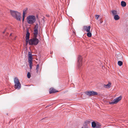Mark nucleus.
I'll list each match as a JSON object with an SVG mask.
<instances>
[{
	"label": "nucleus",
	"mask_w": 128,
	"mask_h": 128,
	"mask_svg": "<svg viewBox=\"0 0 128 128\" xmlns=\"http://www.w3.org/2000/svg\"><path fill=\"white\" fill-rule=\"evenodd\" d=\"M16 14H15V16H16L15 17V18L16 19L19 21H20V19L22 17L21 16V14L20 12H16Z\"/></svg>",
	"instance_id": "7"
},
{
	"label": "nucleus",
	"mask_w": 128,
	"mask_h": 128,
	"mask_svg": "<svg viewBox=\"0 0 128 128\" xmlns=\"http://www.w3.org/2000/svg\"><path fill=\"white\" fill-rule=\"evenodd\" d=\"M39 66L38 64L36 65V70L37 72H38V70L39 69Z\"/></svg>",
	"instance_id": "25"
},
{
	"label": "nucleus",
	"mask_w": 128,
	"mask_h": 128,
	"mask_svg": "<svg viewBox=\"0 0 128 128\" xmlns=\"http://www.w3.org/2000/svg\"><path fill=\"white\" fill-rule=\"evenodd\" d=\"M111 85V84L110 83H108V84L106 85H104V87L106 88L107 86H108V88H110V86Z\"/></svg>",
	"instance_id": "21"
},
{
	"label": "nucleus",
	"mask_w": 128,
	"mask_h": 128,
	"mask_svg": "<svg viewBox=\"0 0 128 128\" xmlns=\"http://www.w3.org/2000/svg\"><path fill=\"white\" fill-rule=\"evenodd\" d=\"M17 11H14V10H10V12L11 15L14 18H15L16 16H15V14H16V12Z\"/></svg>",
	"instance_id": "11"
},
{
	"label": "nucleus",
	"mask_w": 128,
	"mask_h": 128,
	"mask_svg": "<svg viewBox=\"0 0 128 128\" xmlns=\"http://www.w3.org/2000/svg\"><path fill=\"white\" fill-rule=\"evenodd\" d=\"M126 2L123 1H122L121 2V5L123 7H125L126 6Z\"/></svg>",
	"instance_id": "19"
},
{
	"label": "nucleus",
	"mask_w": 128,
	"mask_h": 128,
	"mask_svg": "<svg viewBox=\"0 0 128 128\" xmlns=\"http://www.w3.org/2000/svg\"><path fill=\"white\" fill-rule=\"evenodd\" d=\"M28 54V61H32V55L31 53L29 52Z\"/></svg>",
	"instance_id": "10"
},
{
	"label": "nucleus",
	"mask_w": 128,
	"mask_h": 128,
	"mask_svg": "<svg viewBox=\"0 0 128 128\" xmlns=\"http://www.w3.org/2000/svg\"><path fill=\"white\" fill-rule=\"evenodd\" d=\"M36 20V17L34 16H29L27 18V21L30 24H33L35 22Z\"/></svg>",
	"instance_id": "2"
},
{
	"label": "nucleus",
	"mask_w": 128,
	"mask_h": 128,
	"mask_svg": "<svg viewBox=\"0 0 128 128\" xmlns=\"http://www.w3.org/2000/svg\"><path fill=\"white\" fill-rule=\"evenodd\" d=\"M112 15L113 16L116 15L117 14V11L115 10H112Z\"/></svg>",
	"instance_id": "20"
},
{
	"label": "nucleus",
	"mask_w": 128,
	"mask_h": 128,
	"mask_svg": "<svg viewBox=\"0 0 128 128\" xmlns=\"http://www.w3.org/2000/svg\"><path fill=\"white\" fill-rule=\"evenodd\" d=\"M114 18L116 20H118L120 18V17L119 16L117 15H115L114 16Z\"/></svg>",
	"instance_id": "14"
},
{
	"label": "nucleus",
	"mask_w": 128,
	"mask_h": 128,
	"mask_svg": "<svg viewBox=\"0 0 128 128\" xmlns=\"http://www.w3.org/2000/svg\"><path fill=\"white\" fill-rule=\"evenodd\" d=\"M24 18H22V21L23 22L24 20Z\"/></svg>",
	"instance_id": "28"
},
{
	"label": "nucleus",
	"mask_w": 128,
	"mask_h": 128,
	"mask_svg": "<svg viewBox=\"0 0 128 128\" xmlns=\"http://www.w3.org/2000/svg\"><path fill=\"white\" fill-rule=\"evenodd\" d=\"M58 92V91H56L53 88H50V89L49 90V93L50 94L55 93Z\"/></svg>",
	"instance_id": "12"
},
{
	"label": "nucleus",
	"mask_w": 128,
	"mask_h": 128,
	"mask_svg": "<svg viewBox=\"0 0 128 128\" xmlns=\"http://www.w3.org/2000/svg\"><path fill=\"white\" fill-rule=\"evenodd\" d=\"M101 125L98 122H96V128H100Z\"/></svg>",
	"instance_id": "18"
},
{
	"label": "nucleus",
	"mask_w": 128,
	"mask_h": 128,
	"mask_svg": "<svg viewBox=\"0 0 128 128\" xmlns=\"http://www.w3.org/2000/svg\"><path fill=\"white\" fill-rule=\"evenodd\" d=\"M87 35L88 37H90L92 36V33H90V32H88L87 33Z\"/></svg>",
	"instance_id": "22"
},
{
	"label": "nucleus",
	"mask_w": 128,
	"mask_h": 128,
	"mask_svg": "<svg viewBox=\"0 0 128 128\" xmlns=\"http://www.w3.org/2000/svg\"><path fill=\"white\" fill-rule=\"evenodd\" d=\"M122 98L121 96L116 98L114 99L112 101L109 102V104H116Z\"/></svg>",
	"instance_id": "5"
},
{
	"label": "nucleus",
	"mask_w": 128,
	"mask_h": 128,
	"mask_svg": "<svg viewBox=\"0 0 128 128\" xmlns=\"http://www.w3.org/2000/svg\"><path fill=\"white\" fill-rule=\"evenodd\" d=\"M99 16L98 15H95V18H96V20H98V19Z\"/></svg>",
	"instance_id": "27"
},
{
	"label": "nucleus",
	"mask_w": 128,
	"mask_h": 128,
	"mask_svg": "<svg viewBox=\"0 0 128 128\" xmlns=\"http://www.w3.org/2000/svg\"><path fill=\"white\" fill-rule=\"evenodd\" d=\"M11 34H10V36H11Z\"/></svg>",
	"instance_id": "30"
},
{
	"label": "nucleus",
	"mask_w": 128,
	"mask_h": 128,
	"mask_svg": "<svg viewBox=\"0 0 128 128\" xmlns=\"http://www.w3.org/2000/svg\"><path fill=\"white\" fill-rule=\"evenodd\" d=\"M118 64L120 66H121L122 64V61H119L118 62Z\"/></svg>",
	"instance_id": "23"
},
{
	"label": "nucleus",
	"mask_w": 128,
	"mask_h": 128,
	"mask_svg": "<svg viewBox=\"0 0 128 128\" xmlns=\"http://www.w3.org/2000/svg\"><path fill=\"white\" fill-rule=\"evenodd\" d=\"M92 127L93 128H96V123L94 122H92Z\"/></svg>",
	"instance_id": "17"
},
{
	"label": "nucleus",
	"mask_w": 128,
	"mask_h": 128,
	"mask_svg": "<svg viewBox=\"0 0 128 128\" xmlns=\"http://www.w3.org/2000/svg\"><path fill=\"white\" fill-rule=\"evenodd\" d=\"M31 76L30 74V72H28L27 74V77L28 78H29Z\"/></svg>",
	"instance_id": "26"
},
{
	"label": "nucleus",
	"mask_w": 128,
	"mask_h": 128,
	"mask_svg": "<svg viewBox=\"0 0 128 128\" xmlns=\"http://www.w3.org/2000/svg\"><path fill=\"white\" fill-rule=\"evenodd\" d=\"M28 62L29 63V65L30 69H31L32 66V61H28Z\"/></svg>",
	"instance_id": "15"
},
{
	"label": "nucleus",
	"mask_w": 128,
	"mask_h": 128,
	"mask_svg": "<svg viewBox=\"0 0 128 128\" xmlns=\"http://www.w3.org/2000/svg\"><path fill=\"white\" fill-rule=\"evenodd\" d=\"M30 36V34L28 30H27V33L26 35V42L27 44L28 42V40H29V38Z\"/></svg>",
	"instance_id": "8"
},
{
	"label": "nucleus",
	"mask_w": 128,
	"mask_h": 128,
	"mask_svg": "<svg viewBox=\"0 0 128 128\" xmlns=\"http://www.w3.org/2000/svg\"><path fill=\"white\" fill-rule=\"evenodd\" d=\"M90 26H83V30L84 31H86L87 32H90Z\"/></svg>",
	"instance_id": "9"
},
{
	"label": "nucleus",
	"mask_w": 128,
	"mask_h": 128,
	"mask_svg": "<svg viewBox=\"0 0 128 128\" xmlns=\"http://www.w3.org/2000/svg\"><path fill=\"white\" fill-rule=\"evenodd\" d=\"M14 82L15 88L18 90L20 89L21 88V85L17 78L15 77L14 78Z\"/></svg>",
	"instance_id": "3"
},
{
	"label": "nucleus",
	"mask_w": 128,
	"mask_h": 128,
	"mask_svg": "<svg viewBox=\"0 0 128 128\" xmlns=\"http://www.w3.org/2000/svg\"><path fill=\"white\" fill-rule=\"evenodd\" d=\"M38 24H36L35 26L34 29L38 30Z\"/></svg>",
	"instance_id": "24"
},
{
	"label": "nucleus",
	"mask_w": 128,
	"mask_h": 128,
	"mask_svg": "<svg viewBox=\"0 0 128 128\" xmlns=\"http://www.w3.org/2000/svg\"><path fill=\"white\" fill-rule=\"evenodd\" d=\"M85 93L87 95L90 96H94L98 94V93L96 92L93 91H86Z\"/></svg>",
	"instance_id": "4"
},
{
	"label": "nucleus",
	"mask_w": 128,
	"mask_h": 128,
	"mask_svg": "<svg viewBox=\"0 0 128 128\" xmlns=\"http://www.w3.org/2000/svg\"><path fill=\"white\" fill-rule=\"evenodd\" d=\"M82 58L81 56H79L78 58V66L79 68H80L82 66Z\"/></svg>",
	"instance_id": "6"
},
{
	"label": "nucleus",
	"mask_w": 128,
	"mask_h": 128,
	"mask_svg": "<svg viewBox=\"0 0 128 128\" xmlns=\"http://www.w3.org/2000/svg\"><path fill=\"white\" fill-rule=\"evenodd\" d=\"M27 10V9L26 10H23V18H24L25 17V15L26 14V10Z\"/></svg>",
	"instance_id": "16"
},
{
	"label": "nucleus",
	"mask_w": 128,
	"mask_h": 128,
	"mask_svg": "<svg viewBox=\"0 0 128 128\" xmlns=\"http://www.w3.org/2000/svg\"><path fill=\"white\" fill-rule=\"evenodd\" d=\"M38 30L34 29V36L35 37H37L38 34Z\"/></svg>",
	"instance_id": "13"
},
{
	"label": "nucleus",
	"mask_w": 128,
	"mask_h": 128,
	"mask_svg": "<svg viewBox=\"0 0 128 128\" xmlns=\"http://www.w3.org/2000/svg\"><path fill=\"white\" fill-rule=\"evenodd\" d=\"M5 32V31H4V32H3V33H4V32Z\"/></svg>",
	"instance_id": "29"
},
{
	"label": "nucleus",
	"mask_w": 128,
	"mask_h": 128,
	"mask_svg": "<svg viewBox=\"0 0 128 128\" xmlns=\"http://www.w3.org/2000/svg\"><path fill=\"white\" fill-rule=\"evenodd\" d=\"M36 38L37 37L34 36L33 38L30 39L28 42L29 45L36 46L39 43V40Z\"/></svg>",
	"instance_id": "1"
}]
</instances>
